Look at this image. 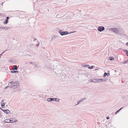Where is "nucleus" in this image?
<instances>
[{"label":"nucleus","instance_id":"f257e3e1","mask_svg":"<svg viewBox=\"0 0 128 128\" xmlns=\"http://www.w3.org/2000/svg\"><path fill=\"white\" fill-rule=\"evenodd\" d=\"M10 84H12L10 86V88H12L14 89L16 88L18 86L19 84L18 83V82L16 81L14 82H10Z\"/></svg>","mask_w":128,"mask_h":128},{"label":"nucleus","instance_id":"f03ea898","mask_svg":"<svg viewBox=\"0 0 128 128\" xmlns=\"http://www.w3.org/2000/svg\"><path fill=\"white\" fill-rule=\"evenodd\" d=\"M58 32L61 36L64 35L68 34H71V33H73L74 32H72L70 33H69L68 32V31H66L62 32L61 30H59L58 31Z\"/></svg>","mask_w":128,"mask_h":128},{"label":"nucleus","instance_id":"7ed1b4c3","mask_svg":"<svg viewBox=\"0 0 128 128\" xmlns=\"http://www.w3.org/2000/svg\"><path fill=\"white\" fill-rule=\"evenodd\" d=\"M110 30L116 34H118L120 33L118 30L116 28H112L110 29Z\"/></svg>","mask_w":128,"mask_h":128},{"label":"nucleus","instance_id":"20e7f679","mask_svg":"<svg viewBox=\"0 0 128 128\" xmlns=\"http://www.w3.org/2000/svg\"><path fill=\"white\" fill-rule=\"evenodd\" d=\"M0 108L2 111H3L4 113H6V114H9V113H10V111L6 109L5 110H4L1 108Z\"/></svg>","mask_w":128,"mask_h":128},{"label":"nucleus","instance_id":"39448f33","mask_svg":"<svg viewBox=\"0 0 128 128\" xmlns=\"http://www.w3.org/2000/svg\"><path fill=\"white\" fill-rule=\"evenodd\" d=\"M104 29V28L103 26H99L98 28V30L100 32H102Z\"/></svg>","mask_w":128,"mask_h":128},{"label":"nucleus","instance_id":"423d86ee","mask_svg":"<svg viewBox=\"0 0 128 128\" xmlns=\"http://www.w3.org/2000/svg\"><path fill=\"white\" fill-rule=\"evenodd\" d=\"M90 81L94 82H98V78H92L91 80Z\"/></svg>","mask_w":128,"mask_h":128},{"label":"nucleus","instance_id":"0eeeda50","mask_svg":"<svg viewBox=\"0 0 128 128\" xmlns=\"http://www.w3.org/2000/svg\"><path fill=\"white\" fill-rule=\"evenodd\" d=\"M86 99V98H83L82 99L80 100V101L78 102V104H76V105H78L80 103L83 102L84 100H85Z\"/></svg>","mask_w":128,"mask_h":128},{"label":"nucleus","instance_id":"6e6552de","mask_svg":"<svg viewBox=\"0 0 128 128\" xmlns=\"http://www.w3.org/2000/svg\"><path fill=\"white\" fill-rule=\"evenodd\" d=\"M52 100L54 101V98H49L47 99V101L48 102H50Z\"/></svg>","mask_w":128,"mask_h":128},{"label":"nucleus","instance_id":"1a4fd4ad","mask_svg":"<svg viewBox=\"0 0 128 128\" xmlns=\"http://www.w3.org/2000/svg\"><path fill=\"white\" fill-rule=\"evenodd\" d=\"M110 75L109 72L106 73V72H104V75L103 77H105L106 76H109Z\"/></svg>","mask_w":128,"mask_h":128},{"label":"nucleus","instance_id":"9d476101","mask_svg":"<svg viewBox=\"0 0 128 128\" xmlns=\"http://www.w3.org/2000/svg\"><path fill=\"white\" fill-rule=\"evenodd\" d=\"M18 69L17 66H16L15 65L12 68V70H17Z\"/></svg>","mask_w":128,"mask_h":128},{"label":"nucleus","instance_id":"9b49d317","mask_svg":"<svg viewBox=\"0 0 128 128\" xmlns=\"http://www.w3.org/2000/svg\"><path fill=\"white\" fill-rule=\"evenodd\" d=\"M103 82L102 78H99V79L98 78V82Z\"/></svg>","mask_w":128,"mask_h":128},{"label":"nucleus","instance_id":"f8f14e48","mask_svg":"<svg viewBox=\"0 0 128 128\" xmlns=\"http://www.w3.org/2000/svg\"><path fill=\"white\" fill-rule=\"evenodd\" d=\"M35 40H37V42H38V43L37 44H36V46H39V42L38 41V40H37V39L36 38H35V39H34V41H35Z\"/></svg>","mask_w":128,"mask_h":128},{"label":"nucleus","instance_id":"ddd939ff","mask_svg":"<svg viewBox=\"0 0 128 128\" xmlns=\"http://www.w3.org/2000/svg\"><path fill=\"white\" fill-rule=\"evenodd\" d=\"M54 101L59 102V100L57 98H54Z\"/></svg>","mask_w":128,"mask_h":128},{"label":"nucleus","instance_id":"4468645a","mask_svg":"<svg viewBox=\"0 0 128 128\" xmlns=\"http://www.w3.org/2000/svg\"><path fill=\"white\" fill-rule=\"evenodd\" d=\"M9 28H8L7 27H2V29H5L7 30Z\"/></svg>","mask_w":128,"mask_h":128},{"label":"nucleus","instance_id":"2eb2a0df","mask_svg":"<svg viewBox=\"0 0 128 128\" xmlns=\"http://www.w3.org/2000/svg\"><path fill=\"white\" fill-rule=\"evenodd\" d=\"M6 21L4 22V24H7L8 22V21L7 20H5Z\"/></svg>","mask_w":128,"mask_h":128},{"label":"nucleus","instance_id":"dca6fc26","mask_svg":"<svg viewBox=\"0 0 128 128\" xmlns=\"http://www.w3.org/2000/svg\"><path fill=\"white\" fill-rule=\"evenodd\" d=\"M4 122H6V123H10L9 120L8 119L5 120H4Z\"/></svg>","mask_w":128,"mask_h":128},{"label":"nucleus","instance_id":"f3484780","mask_svg":"<svg viewBox=\"0 0 128 128\" xmlns=\"http://www.w3.org/2000/svg\"><path fill=\"white\" fill-rule=\"evenodd\" d=\"M109 60H114V58L113 57H109Z\"/></svg>","mask_w":128,"mask_h":128},{"label":"nucleus","instance_id":"a211bd4d","mask_svg":"<svg viewBox=\"0 0 128 128\" xmlns=\"http://www.w3.org/2000/svg\"><path fill=\"white\" fill-rule=\"evenodd\" d=\"M124 52H126V55L128 57V51L126 50H124Z\"/></svg>","mask_w":128,"mask_h":128},{"label":"nucleus","instance_id":"6ab92c4d","mask_svg":"<svg viewBox=\"0 0 128 128\" xmlns=\"http://www.w3.org/2000/svg\"><path fill=\"white\" fill-rule=\"evenodd\" d=\"M10 72L11 73H16V72H18V71H11Z\"/></svg>","mask_w":128,"mask_h":128},{"label":"nucleus","instance_id":"aec40b11","mask_svg":"<svg viewBox=\"0 0 128 128\" xmlns=\"http://www.w3.org/2000/svg\"><path fill=\"white\" fill-rule=\"evenodd\" d=\"M82 66L84 67H87V66H88L89 65H86V64H84L82 65Z\"/></svg>","mask_w":128,"mask_h":128},{"label":"nucleus","instance_id":"412c9836","mask_svg":"<svg viewBox=\"0 0 128 128\" xmlns=\"http://www.w3.org/2000/svg\"><path fill=\"white\" fill-rule=\"evenodd\" d=\"M128 63V60L124 61L123 62L124 64H126Z\"/></svg>","mask_w":128,"mask_h":128},{"label":"nucleus","instance_id":"4be33fe9","mask_svg":"<svg viewBox=\"0 0 128 128\" xmlns=\"http://www.w3.org/2000/svg\"><path fill=\"white\" fill-rule=\"evenodd\" d=\"M4 100H2V101H1V104H4Z\"/></svg>","mask_w":128,"mask_h":128},{"label":"nucleus","instance_id":"5701e85b","mask_svg":"<svg viewBox=\"0 0 128 128\" xmlns=\"http://www.w3.org/2000/svg\"><path fill=\"white\" fill-rule=\"evenodd\" d=\"M102 79L103 82H104V81L106 80H107V79H106V78H102Z\"/></svg>","mask_w":128,"mask_h":128},{"label":"nucleus","instance_id":"b1692460","mask_svg":"<svg viewBox=\"0 0 128 128\" xmlns=\"http://www.w3.org/2000/svg\"><path fill=\"white\" fill-rule=\"evenodd\" d=\"M93 66H89V67H88V68L90 69H92L93 68Z\"/></svg>","mask_w":128,"mask_h":128},{"label":"nucleus","instance_id":"393cba45","mask_svg":"<svg viewBox=\"0 0 128 128\" xmlns=\"http://www.w3.org/2000/svg\"><path fill=\"white\" fill-rule=\"evenodd\" d=\"M59 72H57V73H58V74H60V73H61L62 72V71L61 70H59Z\"/></svg>","mask_w":128,"mask_h":128},{"label":"nucleus","instance_id":"a878e982","mask_svg":"<svg viewBox=\"0 0 128 128\" xmlns=\"http://www.w3.org/2000/svg\"><path fill=\"white\" fill-rule=\"evenodd\" d=\"M120 110H117L116 112L115 113V114H116L118 112L120 111Z\"/></svg>","mask_w":128,"mask_h":128},{"label":"nucleus","instance_id":"bb28decb","mask_svg":"<svg viewBox=\"0 0 128 128\" xmlns=\"http://www.w3.org/2000/svg\"><path fill=\"white\" fill-rule=\"evenodd\" d=\"M4 104H1V106H2V108H4Z\"/></svg>","mask_w":128,"mask_h":128},{"label":"nucleus","instance_id":"cd10ccee","mask_svg":"<svg viewBox=\"0 0 128 128\" xmlns=\"http://www.w3.org/2000/svg\"><path fill=\"white\" fill-rule=\"evenodd\" d=\"M13 118H11L10 119V120H9V122H11L12 121H13Z\"/></svg>","mask_w":128,"mask_h":128},{"label":"nucleus","instance_id":"c85d7f7f","mask_svg":"<svg viewBox=\"0 0 128 128\" xmlns=\"http://www.w3.org/2000/svg\"><path fill=\"white\" fill-rule=\"evenodd\" d=\"M42 98L44 96L43 94H40V96H38Z\"/></svg>","mask_w":128,"mask_h":128},{"label":"nucleus","instance_id":"c756f323","mask_svg":"<svg viewBox=\"0 0 128 128\" xmlns=\"http://www.w3.org/2000/svg\"><path fill=\"white\" fill-rule=\"evenodd\" d=\"M8 87H10V86H6L5 87V89H6V88H8Z\"/></svg>","mask_w":128,"mask_h":128},{"label":"nucleus","instance_id":"7c9ffc66","mask_svg":"<svg viewBox=\"0 0 128 128\" xmlns=\"http://www.w3.org/2000/svg\"><path fill=\"white\" fill-rule=\"evenodd\" d=\"M6 20H8V19H9V17L8 16H7V17H6Z\"/></svg>","mask_w":128,"mask_h":128},{"label":"nucleus","instance_id":"2f4dec72","mask_svg":"<svg viewBox=\"0 0 128 128\" xmlns=\"http://www.w3.org/2000/svg\"><path fill=\"white\" fill-rule=\"evenodd\" d=\"M106 118L108 120L110 118L109 117L107 116L106 117Z\"/></svg>","mask_w":128,"mask_h":128},{"label":"nucleus","instance_id":"473e14b6","mask_svg":"<svg viewBox=\"0 0 128 128\" xmlns=\"http://www.w3.org/2000/svg\"><path fill=\"white\" fill-rule=\"evenodd\" d=\"M123 108V107L121 108H120V109H119V110H120V111Z\"/></svg>","mask_w":128,"mask_h":128},{"label":"nucleus","instance_id":"72a5a7b5","mask_svg":"<svg viewBox=\"0 0 128 128\" xmlns=\"http://www.w3.org/2000/svg\"><path fill=\"white\" fill-rule=\"evenodd\" d=\"M126 46H128V42H127L126 44Z\"/></svg>","mask_w":128,"mask_h":128},{"label":"nucleus","instance_id":"f704fd0d","mask_svg":"<svg viewBox=\"0 0 128 128\" xmlns=\"http://www.w3.org/2000/svg\"><path fill=\"white\" fill-rule=\"evenodd\" d=\"M33 63V62H30V64H32Z\"/></svg>","mask_w":128,"mask_h":128},{"label":"nucleus","instance_id":"c9c22d12","mask_svg":"<svg viewBox=\"0 0 128 128\" xmlns=\"http://www.w3.org/2000/svg\"><path fill=\"white\" fill-rule=\"evenodd\" d=\"M34 66H36V67L37 66V65L36 64H35V65H34Z\"/></svg>","mask_w":128,"mask_h":128},{"label":"nucleus","instance_id":"e433bc0d","mask_svg":"<svg viewBox=\"0 0 128 128\" xmlns=\"http://www.w3.org/2000/svg\"><path fill=\"white\" fill-rule=\"evenodd\" d=\"M4 3V2H3V3H2L1 4V5H3V4Z\"/></svg>","mask_w":128,"mask_h":128},{"label":"nucleus","instance_id":"4c0bfd02","mask_svg":"<svg viewBox=\"0 0 128 128\" xmlns=\"http://www.w3.org/2000/svg\"><path fill=\"white\" fill-rule=\"evenodd\" d=\"M2 27H0V29H2Z\"/></svg>","mask_w":128,"mask_h":128},{"label":"nucleus","instance_id":"58836bf2","mask_svg":"<svg viewBox=\"0 0 128 128\" xmlns=\"http://www.w3.org/2000/svg\"><path fill=\"white\" fill-rule=\"evenodd\" d=\"M16 120H14V122H16Z\"/></svg>","mask_w":128,"mask_h":128},{"label":"nucleus","instance_id":"ea45409f","mask_svg":"<svg viewBox=\"0 0 128 128\" xmlns=\"http://www.w3.org/2000/svg\"><path fill=\"white\" fill-rule=\"evenodd\" d=\"M29 56H32L31 55H29Z\"/></svg>","mask_w":128,"mask_h":128},{"label":"nucleus","instance_id":"a19ab883","mask_svg":"<svg viewBox=\"0 0 128 128\" xmlns=\"http://www.w3.org/2000/svg\"><path fill=\"white\" fill-rule=\"evenodd\" d=\"M7 106H8V105H6V106L7 107Z\"/></svg>","mask_w":128,"mask_h":128},{"label":"nucleus","instance_id":"79ce46f5","mask_svg":"<svg viewBox=\"0 0 128 128\" xmlns=\"http://www.w3.org/2000/svg\"><path fill=\"white\" fill-rule=\"evenodd\" d=\"M1 14H0V15H1Z\"/></svg>","mask_w":128,"mask_h":128},{"label":"nucleus","instance_id":"37998d69","mask_svg":"<svg viewBox=\"0 0 128 128\" xmlns=\"http://www.w3.org/2000/svg\"><path fill=\"white\" fill-rule=\"evenodd\" d=\"M55 38H56V36H55Z\"/></svg>","mask_w":128,"mask_h":128}]
</instances>
